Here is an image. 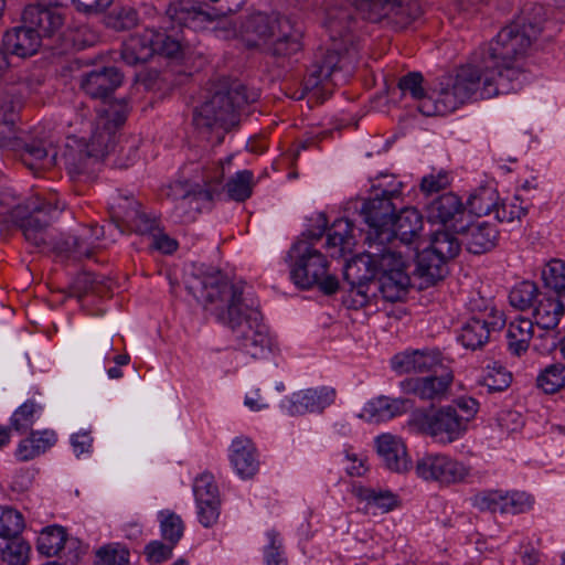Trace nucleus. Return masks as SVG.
I'll list each match as a JSON object with an SVG mask.
<instances>
[{"mask_svg": "<svg viewBox=\"0 0 565 565\" xmlns=\"http://www.w3.org/2000/svg\"><path fill=\"white\" fill-rule=\"evenodd\" d=\"M188 291L200 302L216 305L218 320L228 326L239 349L255 360H267L271 342L262 324L257 308L246 305L239 287L231 284L220 270L193 275L186 282Z\"/></svg>", "mask_w": 565, "mask_h": 565, "instance_id": "obj_1", "label": "nucleus"}, {"mask_svg": "<svg viewBox=\"0 0 565 565\" xmlns=\"http://www.w3.org/2000/svg\"><path fill=\"white\" fill-rule=\"evenodd\" d=\"M514 92L478 49L466 64L440 76L431 87V97L422 100L424 116H445L470 100L489 99Z\"/></svg>", "mask_w": 565, "mask_h": 565, "instance_id": "obj_2", "label": "nucleus"}, {"mask_svg": "<svg viewBox=\"0 0 565 565\" xmlns=\"http://www.w3.org/2000/svg\"><path fill=\"white\" fill-rule=\"evenodd\" d=\"M545 21V8L537 3H527L494 39L479 47L497 70V75L512 85L514 92L522 87L524 79L520 62L527 56L542 34Z\"/></svg>", "mask_w": 565, "mask_h": 565, "instance_id": "obj_3", "label": "nucleus"}, {"mask_svg": "<svg viewBox=\"0 0 565 565\" xmlns=\"http://www.w3.org/2000/svg\"><path fill=\"white\" fill-rule=\"evenodd\" d=\"M257 98L256 92L248 93L238 81L222 78L211 85L204 102L194 108L193 126L207 141L218 145L238 126L243 108Z\"/></svg>", "mask_w": 565, "mask_h": 565, "instance_id": "obj_4", "label": "nucleus"}, {"mask_svg": "<svg viewBox=\"0 0 565 565\" xmlns=\"http://www.w3.org/2000/svg\"><path fill=\"white\" fill-rule=\"evenodd\" d=\"M57 200L42 199L39 195L30 198L25 204L17 205L8 212L3 222L18 226L31 245L43 250H53L57 254H70L76 258L90 257L95 249L90 242L84 243L79 234L55 239L50 228V221L54 214L63 211Z\"/></svg>", "mask_w": 565, "mask_h": 565, "instance_id": "obj_5", "label": "nucleus"}, {"mask_svg": "<svg viewBox=\"0 0 565 565\" xmlns=\"http://www.w3.org/2000/svg\"><path fill=\"white\" fill-rule=\"evenodd\" d=\"M362 17L371 22H385L405 29L419 20L425 9L419 0H350Z\"/></svg>", "mask_w": 565, "mask_h": 565, "instance_id": "obj_6", "label": "nucleus"}, {"mask_svg": "<svg viewBox=\"0 0 565 565\" xmlns=\"http://www.w3.org/2000/svg\"><path fill=\"white\" fill-rule=\"evenodd\" d=\"M2 148L17 152L22 163L34 172L52 168L56 163V141L45 130H34L23 136L15 134Z\"/></svg>", "mask_w": 565, "mask_h": 565, "instance_id": "obj_7", "label": "nucleus"}, {"mask_svg": "<svg viewBox=\"0 0 565 565\" xmlns=\"http://www.w3.org/2000/svg\"><path fill=\"white\" fill-rule=\"evenodd\" d=\"M328 269L326 256L311 246H305L296 258L290 277L299 288L309 289L317 286L323 294L332 295L339 289V281Z\"/></svg>", "mask_w": 565, "mask_h": 565, "instance_id": "obj_8", "label": "nucleus"}, {"mask_svg": "<svg viewBox=\"0 0 565 565\" xmlns=\"http://www.w3.org/2000/svg\"><path fill=\"white\" fill-rule=\"evenodd\" d=\"M232 157H227L224 160H220L212 166L204 167L202 172V183H195L189 188L186 182H175L170 186L172 198L178 201L175 210L180 213L188 214V207H192L195 203L194 210H199V200L210 201L214 194H218L222 188L223 178L225 174V168L230 167Z\"/></svg>", "mask_w": 565, "mask_h": 565, "instance_id": "obj_9", "label": "nucleus"}, {"mask_svg": "<svg viewBox=\"0 0 565 565\" xmlns=\"http://www.w3.org/2000/svg\"><path fill=\"white\" fill-rule=\"evenodd\" d=\"M399 198V190H383L380 195L363 201L360 213L369 226L365 242L394 241L395 200Z\"/></svg>", "mask_w": 565, "mask_h": 565, "instance_id": "obj_10", "label": "nucleus"}, {"mask_svg": "<svg viewBox=\"0 0 565 565\" xmlns=\"http://www.w3.org/2000/svg\"><path fill=\"white\" fill-rule=\"evenodd\" d=\"M412 425L439 444H451L463 436L467 424L452 406H444L430 413H418Z\"/></svg>", "mask_w": 565, "mask_h": 565, "instance_id": "obj_11", "label": "nucleus"}, {"mask_svg": "<svg viewBox=\"0 0 565 565\" xmlns=\"http://www.w3.org/2000/svg\"><path fill=\"white\" fill-rule=\"evenodd\" d=\"M126 117L127 105L124 100L110 103L107 107L98 110L89 140L86 143L99 160L114 149L117 129L125 122Z\"/></svg>", "mask_w": 565, "mask_h": 565, "instance_id": "obj_12", "label": "nucleus"}, {"mask_svg": "<svg viewBox=\"0 0 565 565\" xmlns=\"http://www.w3.org/2000/svg\"><path fill=\"white\" fill-rule=\"evenodd\" d=\"M470 467L444 454H425L415 465L418 478L441 484L463 482L470 476Z\"/></svg>", "mask_w": 565, "mask_h": 565, "instance_id": "obj_13", "label": "nucleus"}, {"mask_svg": "<svg viewBox=\"0 0 565 565\" xmlns=\"http://www.w3.org/2000/svg\"><path fill=\"white\" fill-rule=\"evenodd\" d=\"M343 279L349 285V294L355 306L369 303V291L374 286V260L369 248L361 255L349 260L343 270Z\"/></svg>", "mask_w": 565, "mask_h": 565, "instance_id": "obj_14", "label": "nucleus"}, {"mask_svg": "<svg viewBox=\"0 0 565 565\" xmlns=\"http://www.w3.org/2000/svg\"><path fill=\"white\" fill-rule=\"evenodd\" d=\"M354 19L349 9L341 6H331L326 9L323 26L327 29L331 47L351 55L355 52L354 36L351 34Z\"/></svg>", "mask_w": 565, "mask_h": 565, "instance_id": "obj_15", "label": "nucleus"}, {"mask_svg": "<svg viewBox=\"0 0 565 565\" xmlns=\"http://www.w3.org/2000/svg\"><path fill=\"white\" fill-rule=\"evenodd\" d=\"M122 79L124 76L118 68L104 66L83 73L79 87L90 98L106 103L104 107H107L111 103L108 99L122 84ZM115 103L120 102L116 100Z\"/></svg>", "mask_w": 565, "mask_h": 565, "instance_id": "obj_16", "label": "nucleus"}, {"mask_svg": "<svg viewBox=\"0 0 565 565\" xmlns=\"http://www.w3.org/2000/svg\"><path fill=\"white\" fill-rule=\"evenodd\" d=\"M505 324L503 313L494 309L487 317H472L461 329L460 341L469 349L483 347L490 339L491 331H499Z\"/></svg>", "mask_w": 565, "mask_h": 565, "instance_id": "obj_17", "label": "nucleus"}, {"mask_svg": "<svg viewBox=\"0 0 565 565\" xmlns=\"http://www.w3.org/2000/svg\"><path fill=\"white\" fill-rule=\"evenodd\" d=\"M301 31L296 29L289 18L278 19V31L265 49V52L278 63H284L301 51Z\"/></svg>", "mask_w": 565, "mask_h": 565, "instance_id": "obj_18", "label": "nucleus"}, {"mask_svg": "<svg viewBox=\"0 0 565 565\" xmlns=\"http://www.w3.org/2000/svg\"><path fill=\"white\" fill-rule=\"evenodd\" d=\"M341 55H347L337 49H320L316 55L312 64L308 68L307 75L303 81V92L298 97H303L305 92L313 90L318 86L323 85L331 79L334 71L341 61Z\"/></svg>", "mask_w": 565, "mask_h": 565, "instance_id": "obj_19", "label": "nucleus"}, {"mask_svg": "<svg viewBox=\"0 0 565 565\" xmlns=\"http://www.w3.org/2000/svg\"><path fill=\"white\" fill-rule=\"evenodd\" d=\"M341 55H347L337 49H320L316 55L312 64L308 68L307 75L303 81V92L298 97H303L305 92L313 90L318 86L323 85L331 79L334 71L341 61Z\"/></svg>", "mask_w": 565, "mask_h": 565, "instance_id": "obj_20", "label": "nucleus"}, {"mask_svg": "<svg viewBox=\"0 0 565 565\" xmlns=\"http://www.w3.org/2000/svg\"><path fill=\"white\" fill-rule=\"evenodd\" d=\"M376 451L383 465L397 473L407 472L412 467L404 441L392 434H382L375 439Z\"/></svg>", "mask_w": 565, "mask_h": 565, "instance_id": "obj_21", "label": "nucleus"}, {"mask_svg": "<svg viewBox=\"0 0 565 565\" xmlns=\"http://www.w3.org/2000/svg\"><path fill=\"white\" fill-rule=\"evenodd\" d=\"M454 232L463 235L467 249L476 255L490 252L499 241L498 228L488 222L469 225L455 224Z\"/></svg>", "mask_w": 565, "mask_h": 565, "instance_id": "obj_22", "label": "nucleus"}, {"mask_svg": "<svg viewBox=\"0 0 565 565\" xmlns=\"http://www.w3.org/2000/svg\"><path fill=\"white\" fill-rule=\"evenodd\" d=\"M63 158L72 178L90 174L94 171V167L100 161L88 149L86 140L76 137L68 138Z\"/></svg>", "mask_w": 565, "mask_h": 565, "instance_id": "obj_23", "label": "nucleus"}, {"mask_svg": "<svg viewBox=\"0 0 565 565\" xmlns=\"http://www.w3.org/2000/svg\"><path fill=\"white\" fill-rule=\"evenodd\" d=\"M116 216L131 231L150 237L158 232L159 226L154 217L141 210V205L132 198H121L117 204Z\"/></svg>", "mask_w": 565, "mask_h": 565, "instance_id": "obj_24", "label": "nucleus"}, {"mask_svg": "<svg viewBox=\"0 0 565 565\" xmlns=\"http://www.w3.org/2000/svg\"><path fill=\"white\" fill-rule=\"evenodd\" d=\"M426 212L429 222L449 226L454 231L455 224L462 225L465 206L459 196L446 193L431 201L427 205Z\"/></svg>", "mask_w": 565, "mask_h": 565, "instance_id": "obj_25", "label": "nucleus"}, {"mask_svg": "<svg viewBox=\"0 0 565 565\" xmlns=\"http://www.w3.org/2000/svg\"><path fill=\"white\" fill-rule=\"evenodd\" d=\"M285 15L271 18L264 13H256L248 17L242 24L241 33L247 46L255 47L262 43L268 44L269 40L278 31V19Z\"/></svg>", "mask_w": 565, "mask_h": 565, "instance_id": "obj_26", "label": "nucleus"}, {"mask_svg": "<svg viewBox=\"0 0 565 565\" xmlns=\"http://www.w3.org/2000/svg\"><path fill=\"white\" fill-rule=\"evenodd\" d=\"M451 382L452 375L445 373L439 376L407 379L401 386L406 394H413L423 401H434L446 395Z\"/></svg>", "mask_w": 565, "mask_h": 565, "instance_id": "obj_27", "label": "nucleus"}, {"mask_svg": "<svg viewBox=\"0 0 565 565\" xmlns=\"http://www.w3.org/2000/svg\"><path fill=\"white\" fill-rule=\"evenodd\" d=\"M441 356L436 350H414L396 354L392 367L399 373H425L440 365Z\"/></svg>", "mask_w": 565, "mask_h": 565, "instance_id": "obj_28", "label": "nucleus"}, {"mask_svg": "<svg viewBox=\"0 0 565 565\" xmlns=\"http://www.w3.org/2000/svg\"><path fill=\"white\" fill-rule=\"evenodd\" d=\"M3 46L7 52L17 56H31L41 46L40 34L32 25L21 22V25L14 26L4 33Z\"/></svg>", "mask_w": 565, "mask_h": 565, "instance_id": "obj_29", "label": "nucleus"}, {"mask_svg": "<svg viewBox=\"0 0 565 565\" xmlns=\"http://www.w3.org/2000/svg\"><path fill=\"white\" fill-rule=\"evenodd\" d=\"M447 263L428 248L418 253L414 271L415 277L419 279L418 288H428L443 280L448 273Z\"/></svg>", "mask_w": 565, "mask_h": 565, "instance_id": "obj_30", "label": "nucleus"}, {"mask_svg": "<svg viewBox=\"0 0 565 565\" xmlns=\"http://www.w3.org/2000/svg\"><path fill=\"white\" fill-rule=\"evenodd\" d=\"M230 458L237 475L243 479L252 478L258 471L256 448L247 437H237L232 441Z\"/></svg>", "mask_w": 565, "mask_h": 565, "instance_id": "obj_31", "label": "nucleus"}, {"mask_svg": "<svg viewBox=\"0 0 565 565\" xmlns=\"http://www.w3.org/2000/svg\"><path fill=\"white\" fill-rule=\"evenodd\" d=\"M21 22L32 25L42 36H52L63 25V17L41 6H28L21 17Z\"/></svg>", "mask_w": 565, "mask_h": 565, "instance_id": "obj_32", "label": "nucleus"}, {"mask_svg": "<svg viewBox=\"0 0 565 565\" xmlns=\"http://www.w3.org/2000/svg\"><path fill=\"white\" fill-rule=\"evenodd\" d=\"M393 242H366L369 253L374 260L375 278L381 275H392L394 270L406 271L402 255L392 249Z\"/></svg>", "mask_w": 565, "mask_h": 565, "instance_id": "obj_33", "label": "nucleus"}, {"mask_svg": "<svg viewBox=\"0 0 565 565\" xmlns=\"http://www.w3.org/2000/svg\"><path fill=\"white\" fill-rule=\"evenodd\" d=\"M154 30L147 29L141 34L131 35L124 42L121 58L128 65L146 63L156 53L153 49Z\"/></svg>", "mask_w": 565, "mask_h": 565, "instance_id": "obj_34", "label": "nucleus"}, {"mask_svg": "<svg viewBox=\"0 0 565 565\" xmlns=\"http://www.w3.org/2000/svg\"><path fill=\"white\" fill-rule=\"evenodd\" d=\"M355 245L353 224L348 218L337 220L327 233L326 247L331 257H341L351 253Z\"/></svg>", "mask_w": 565, "mask_h": 565, "instance_id": "obj_35", "label": "nucleus"}, {"mask_svg": "<svg viewBox=\"0 0 565 565\" xmlns=\"http://www.w3.org/2000/svg\"><path fill=\"white\" fill-rule=\"evenodd\" d=\"M408 407H411L408 399L379 396L367 402L359 416L370 422L386 420L405 413Z\"/></svg>", "mask_w": 565, "mask_h": 565, "instance_id": "obj_36", "label": "nucleus"}, {"mask_svg": "<svg viewBox=\"0 0 565 565\" xmlns=\"http://www.w3.org/2000/svg\"><path fill=\"white\" fill-rule=\"evenodd\" d=\"M334 397V391L328 387L308 388L295 393L290 404L291 414L321 411L330 405Z\"/></svg>", "mask_w": 565, "mask_h": 565, "instance_id": "obj_37", "label": "nucleus"}, {"mask_svg": "<svg viewBox=\"0 0 565 565\" xmlns=\"http://www.w3.org/2000/svg\"><path fill=\"white\" fill-rule=\"evenodd\" d=\"M563 305L561 297H552L547 294H540L533 306V317L535 323L546 331L554 330L561 317L563 316Z\"/></svg>", "mask_w": 565, "mask_h": 565, "instance_id": "obj_38", "label": "nucleus"}, {"mask_svg": "<svg viewBox=\"0 0 565 565\" xmlns=\"http://www.w3.org/2000/svg\"><path fill=\"white\" fill-rule=\"evenodd\" d=\"M423 228L422 214L414 207H404L396 214L393 231L394 241L409 244Z\"/></svg>", "mask_w": 565, "mask_h": 565, "instance_id": "obj_39", "label": "nucleus"}, {"mask_svg": "<svg viewBox=\"0 0 565 565\" xmlns=\"http://www.w3.org/2000/svg\"><path fill=\"white\" fill-rule=\"evenodd\" d=\"M411 278L406 271L394 270L392 275H381L374 280L376 290L386 301L395 302L406 295Z\"/></svg>", "mask_w": 565, "mask_h": 565, "instance_id": "obj_40", "label": "nucleus"}, {"mask_svg": "<svg viewBox=\"0 0 565 565\" xmlns=\"http://www.w3.org/2000/svg\"><path fill=\"white\" fill-rule=\"evenodd\" d=\"M533 338V322L526 318H516L509 323L507 331L508 349L516 356H521L529 349Z\"/></svg>", "mask_w": 565, "mask_h": 565, "instance_id": "obj_41", "label": "nucleus"}, {"mask_svg": "<svg viewBox=\"0 0 565 565\" xmlns=\"http://www.w3.org/2000/svg\"><path fill=\"white\" fill-rule=\"evenodd\" d=\"M55 441L56 436L54 431H32L28 438L20 441L17 449V456L23 461L31 460L43 454L46 449L53 446Z\"/></svg>", "mask_w": 565, "mask_h": 565, "instance_id": "obj_42", "label": "nucleus"}, {"mask_svg": "<svg viewBox=\"0 0 565 565\" xmlns=\"http://www.w3.org/2000/svg\"><path fill=\"white\" fill-rule=\"evenodd\" d=\"M167 15L180 25H186L192 29H203L200 22V15L196 8V1L179 0L169 4L166 11Z\"/></svg>", "mask_w": 565, "mask_h": 565, "instance_id": "obj_43", "label": "nucleus"}, {"mask_svg": "<svg viewBox=\"0 0 565 565\" xmlns=\"http://www.w3.org/2000/svg\"><path fill=\"white\" fill-rule=\"evenodd\" d=\"M18 102L8 93L0 94V148L17 132L14 129Z\"/></svg>", "mask_w": 565, "mask_h": 565, "instance_id": "obj_44", "label": "nucleus"}, {"mask_svg": "<svg viewBox=\"0 0 565 565\" xmlns=\"http://www.w3.org/2000/svg\"><path fill=\"white\" fill-rule=\"evenodd\" d=\"M455 233L454 231H437L431 237L430 246L427 248L438 255L439 258L449 262L461 249V243L455 236Z\"/></svg>", "mask_w": 565, "mask_h": 565, "instance_id": "obj_45", "label": "nucleus"}, {"mask_svg": "<svg viewBox=\"0 0 565 565\" xmlns=\"http://www.w3.org/2000/svg\"><path fill=\"white\" fill-rule=\"evenodd\" d=\"M66 542L64 527L52 525L44 529L38 539V550L45 556L57 555L63 550Z\"/></svg>", "mask_w": 565, "mask_h": 565, "instance_id": "obj_46", "label": "nucleus"}, {"mask_svg": "<svg viewBox=\"0 0 565 565\" xmlns=\"http://www.w3.org/2000/svg\"><path fill=\"white\" fill-rule=\"evenodd\" d=\"M195 502L200 523L205 527L214 525L220 516V492H213L211 495L202 493V498L195 497Z\"/></svg>", "mask_w": 565, "mask_h": 565, "instance_id": "obj_47", "label": "nucleus"}, {"mask_svg": "<svg viewBox=\"0 0 565 565\" xmlns=\"http://www.w3.org/2000/svg\"><path fill=\"white\" fill-rule=\"evenodd\" d=\"M540 294L536 285L526 280L512 288L509 294V301L515 309L524 311L534 306Z\"/></svg>", "mask_w": 565, "mask_h": 565, "instance_id": "obj_48", "label": "nucleus"}, {"mask_svg": "<svg viewBox=\"0 0 565 565\" xmlns=\"http://www.w3.org/2000/svg\"><path fill=\"white\" fill-rule=\"evenodd\" d=\"M537 386L546 394H554L565 386V365L551 364L536 379Z\"/></svg>", "mask_w": 565, "mask_h": 565, "instance_id": "obj_49", "label": "nucleus"}, {"mask_svg": "<svg viewBox=\"0 0 565 565\" xmlns=\"http://www.w3.org/2000/svg\"><path fill=\"white\" fill-rule=\"evenodd\" d=\"M30 550V545L21 537L8 539L4 545L0 546L2 562L8 565H26Z\"/></svg>", "mask_w": 565, "mask_h": 565, "instance_id": "obj_50", "label": "nucleus"}, {"mask_svg": "<svg viewBox=\"0 0 565 565\" xmlns=\"http://www.w3.org/2000/svg\"><path fill=\"white\" fill-rule=\"evenodd\" d=\"M360 497L369 508L387 513L398 505L397 497L388 490L366 488L361 490Z\"/></svg>", "mask_w": 565, "mask_h": 565, "instance_id": "obj_51", "label": "nucleus"}, {"mask_svg": "<svg viewBox=\"0 0 565 565\" xmlns=\"http://www.w3.org/2000/svg\"><path fill=\"white\" fill-rule=\"evenodd\" d=\"M24 529L22 514L13 508L0 507V537L13 539Z\"/></svg>", "mask_w": 565, "mask_h": 565, "instance_id": "obj_52", "label": "nucleus"}, {"mask_svg": "<svg viewBox=\"0 0 565 565\" xmlns=\"http://www.w3.org/2000/svg\"><path fill=\"white\" fill-rule=\"evenodd\" d=\"M159 520L162 537L175 546L184 531L182 519L174 512L164 510L159 513Z\"/></svg>", "mask_w": 565, "mask_h": 565, "instance_id": "obj_53", "label": "nucleus"}, {"mask_svg": "<svg viewBox=\"0 0 565 565\" xmlns=\"http://www.w3.org/2000/svg\"><path fill=\"white\" fill-rule=\"evenodd\" d=\"M253 173L248 170L239 171L226 183L230 199L244 202L252 195Z\"/></svg>", "mask_w": 565, "mask_h": 565, "instance_id": "obj_54", "label": "nucleus"}, {"mask_svg": "<svg viewBox=\"0 0 565 565\" xmlns=\"http://www.w3.org/2000/svg\"><path fill=\"white\" fill-rule=\"evenodd\" d=\"M542 279L547 288L562 296L565 292V263L561 259L547 263L542 270Z\"/></svg>", "mask_w": 565, "mask_h": 565, "instance_id": "obj_55", "label": "nucleus"}, {"mask_svg": "<svg viewBox=\"0 0 565 565\" xmlns=\"http://www.w3.org/2000/svg\"><path fill=\"white\" fill-rule=\"evenodd\" d=\"M138 21V12L130 6L117 7L106 17L107 26L116 31L130 30Z\"/></svg>", "mask_w": 565, "mask_h": 565, "instance_id": "obj_56", "label": "nucleus"}, {"mask_svg": "<svg viewBox=\"0 0 565 565\" xmlns=\"http://www.w3.org/2000/svg\"><path fill=\"white\" fill-rule=\"evenodd\" d=\"M129 551L120 544H107L95 553L94 565H128Z\"/></svg>", "mask_w": 565, "mask_h": 565, "instance_id": "obj_57", "label": "nucleus"}, {"mask_svg": "<svg viewBox=\"0 0 565 565\" xmlns=\"http://www.w3.org/2000/svg\"><path fill=\"white\" fill-rule=\"evenodd\" d=\"M468 209L471 213L481 216L495 214V192L491 189H480L478 192L471 194L468 199Z\"/></svg>", "mask_w": 565, "mask_h": 565, "instance_id": "obj_58", "label": "nucleus"}, {"mask_svg": "<svg viewBox=\"0 0 565 565\" xmlns=\"http://www.w3.org/2000/svg\"><path fill=\"white\" fill-rule=\"evenodd\" d=\"M507 495L499 490L484 491L475 497L473 504L481 511L507 513Z\"/></svg>", "mask_w": 565, "mask_h": 565, "instance_id": "obj_59", "label": "nucleus"}, {"mask_svg": "<svg viewBox=\"0 0 565 565\" xmlns=\"http://www.w3.org/2000/svg\"><path fill=\"white\" fill-rule=\"evenodd\" d=\"M488 372L483 377V385L489 392H500L505 390L511 383V373L499 362L488 365Z\"/></svg>", "mask_w": 565, "mask_h": 565, "instance_id": "obj_60", "label": "nucleus"}, {"mask_svg": "<svg viewBox=\"0 0 565 565\" xmlns=\"http://www.w3.org/2000/svg\"><path fill=\"white\" fill-rule=\"evenodd\" d=\"M422 84L423 75L418 72H411L406 74L399 78L397 84L399 90L403 94L409 93L414 99L418 100V109L423 99L431 97V93L429 95L425 94Z\"/></svg>", "mask_w": 565, "mask_h": 565, "instance_id": "obj_61", "label": "nucleus"}, {"mask_svg": "<svg viewBox=\"0 0 565 565\" xmlns=\"http://www.w3.org/2000/svg\"><path fill=\"white\" fill-rule=\"evenodd\" d=\"M38 408L40 407L31 401L22 404L11 417V426L13 429L19 433L28 431L34 423V415Z\"/></svg>", "mask_w": 565, "mask_h": 565, "instance_id": "obj_62", "label": "nucleus"}, {"mask_svg": "<svg viewBox=\"0 0 565 565\" xmlns=\"http://www.w3.org/2000/svg\"><path fill=\"white\" fill-rule=\"evenodd\" d=\"M196 8L203 29L213 22L222 20L232 12L227 3L212 6L210 2L196 1Z\"/></svg>", "mask_w": 565, "mask_h": 565, "instance_id": "obj_63", "label": "nucleus"}, {"mask_svg": "<svg viewBox=\"0 0 565 565\" xmlns=\"http://www.w3.org/2000/svg\"><path fill=\"white\" fill-rule=\"evenodd\" d=\"M268 544L265 547L266 565H287L282 557V543L279 533L271 530L266 533Z\"/></svg>", "mask_w": 565, "mask_h": 565, "instance_id": "obj_64", "label": "nucleus"}]
</instances>
